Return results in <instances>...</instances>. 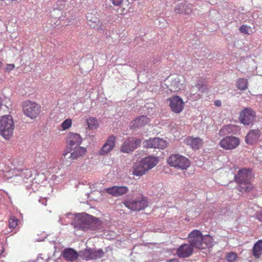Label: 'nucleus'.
I'll list each match as a JSON object with an SVG mask.
<instances>
[{
	"label": "nucleus",
	"mask_w": 262,
	"mask_h": 262,
	"mask_svg": "<svg viewBox=\"0 0 262 262\" xmlns=\"http://www.w3.org/2000/svg\"><path fill=\"white\" fill-rule=\"evenodd\" d=\"M189 241L192 248L205 249L212 246L213 238L209 235H203L198 230H194L188 235Z\"/></svg>",
	"instance_id": "obj_1"
},
{
	"label": "nucleus",
	"mask_w": 262,
	"mask_h": 262,
	"mask_svg": "<svg viewBox=\"0 0 262 262\" xmlns=\"http://www.w3.org/2000/svg\"><path fill=\"white\" fill-rule=\"evenodd\" d=\"M15 128L12 116L5 115L0 119V135L5 140H9L13 136Z\"/></svg>",
	"instance_id": "obj_2"
},
{
	"label": "nucleus",
	"mask_w": 262,
	"mask_h": 262,
	"mask_svg": "<svg viewBox=\"0 0 262 262\" xmlns=\"http://www.w3.org/2000/svg\"><path fill=\"white\" fill-rule=\"evenodd\" d=\"M167 162L170 166L182 170H186L191 165L188 158L179 154H171L168 158Z\"/></svg>",
	"instance_id": "obj_3"
},
{
	"label": "nucleus",
	"mask_w": 262,
	"mask_h": 262,
	"mask_svg": "<svg viewBox=\"0 0 262 262\" xmlns=\"http://www.w3.org/2000/svg\"><path fill=\"white\" fill-rule=\"evenodd\" d=\"M22 107L24 114L32 119H35L41 112L40 105L30 100L24 101Z\"/></svg>",
	"instance_id": "obj_4"
},
{
	"label": "nucleus",
	"mask_w": 262,
	"mask_h": 262,
	"mask_svg": "<svg viewBox=\"0 0 262 262\" xmlns=\"http://www.w3.org/2000/svg\"><path fill=\"white\" fill-rule=\"evenodd\" d=\"M256 118V114L251 107H245L239 112V121L244 125L253 124Z\"/></svg>",
	"instance_id": "obj_5"
},
{
	"label": "nucleus",
	"mask_w": 262,
	"mask_h": 262,
	"mask_svg": "<svg viewBox=\"0 0 262 262\" xmlns=\"http://www.w3.org/2000/svg\"><path fill=\"white\" fill-rule=\"evenodd\" d=\"M104 252L102 249L98 250L86 248L79 252V256L85 260H96L104 256Z\"/></svg>",
	"instance_id": "obj_6"
},
{
	"label": "nucleus",
	"mask_w": 262,
	"mask_h": 262,
	"mask_svg": "<svg viewBox=\"0 0 262 262\" xmlns=\"http://www.w3.org/2000/svg\"><path fill=\"white\" fill-rule=\"evenodd\" d=\"M123 204L125 207L133 211H140L148 206L147 200L144 196L133 201H125Z\"/></svg>",
	"instance_id": "obj_7"
},
{
	"label": "nucleus",
	"mask_w": 262,
	"mask_h": 262,
	"mask_svg": "<svg viewBox=\"0 0 262 262\" xmlns=\"http://www.w3.org/2000/svg\"><path fill=\"white\" fill-rule=\"evenodd\" d=\"M239 139L236 137L229 136L223 138L220 142V146L225 150H232L239 144Z\"/></svg>",
	"instance_id": "obj_8"
},
{
	"label": "nucleus",
	"mask_w": 262,
	"mask_h": 262,
	"mask_svg": "<svg viewBox=\"0 0 262 262\" xmlns=\"http://www.w3.org/2000/svg\"><path fill=\"white\" fill-rule=\"evenodd\" d=\"M171 111L175 114L181 113L184 108V102L179 96H173L167 99Z\"/></svg>",
	"instance_id": "obj_9"
},
{
	"label": "nucleus",
	"mask_w": 262,
	"mask_h": 262,
	"mask_svg": "<svg viewBox=\"0 0 262 262\" xmlns=\"http://www.w3.org/2000/svg\"><path fill=\"white\" fill-rule=\"evenodd\" d=\"M141 143V140L134 137H129L124 141L121 147V151L123 152L129 153L138 147Z\"/></svg>",
	"instance_id": "obj_10"
},
{
	"label": "nucleus",
	"mask_w": 262,
	"mask_h": 262,
	"mask_svg": "<svg viewBox=\"0 0 262 262\" xmlns=\"http://www.w3.org/2000/svg\"><path fill=\"white\" fill-rule=\"evenodd\" d=\"M234 178L235 181L239 184L250 182L253 178L252 171L250 169H242Z\"/></svg>",
	"instance_id": "obj_11"
},
{
	"label": "nucleus",
	"mask_w": 262,
	"mask_h": 262,
	"mask_svg": "<svg viewBox=\"0 0 262 262\" xmlns=\"http://www.w3.org/2000/svg\"><path fill=\"white\" fill-rule=\"evenodd\" d=\"M98 14L96 10H90L86 15V19L92 28H99L102 25V22L98 18Z\"/></svg>",
	"instance_id": "obj_12"
},
{
	"label": "nucleus",
	"mask_w": 262,
	"mask_h": 262,
	"mask_svg": "<svg viewBox=\"0 0 262 262\" xmlns=\"http://www.w3.org/2000/svg\"><path fill=\"white\" fill-rule=\"evenodd\" d=\"M116 143V137L114 135L110 136L104 144L99 151V155L103 156L111 152L115 147Z\"/></svg>",
	"instance_id": "obj_13"
},
{
	"label": "nucleus",
	"mask_w": 262,
	"mask_h": 262,
	"mask_svg": "<svg viewBox=\"0 0 262 262\" xmlns=\"http://www.w3.org/2000/svg\"><path fill=\"white\" fill-rule=\"evenodd\" d=\"M144 146L147 148L164 149L167 146V142L162 139L155 138L146 141Z\"/></svg>",
	"instance_id": "obj_14"
},
{
	"label": "nucleus",
	"mask_w": 262,
	"mask_h": 262,
	"mask_svg": "<svg viewBox=\"0 0 262 262\" xmlns=\"http://www.w3.org/2000/svg\"><path fill=\"white\" fill-rule=\"evenodd\" d=\"M104 191L112 196H119L127 193L128 191V188L126 186H114L105 188Z\"/></svg>",
	"instance_id": "obj_15"
},
{
	"label": "nucleus",
	"mask_w": 262,
	"mask_h": 262,
	"mask_svg": "<svg viewBox=\"0 0 262 262\" xmlns=\"http://www.w3.org/2000/svg\"><path fill=\"white\" fill-rule=\"evenodd\" d=\"M67 142L69 145V148L80 146L82 143V138L79 134L74 133H69Z\"/></svg>",
	"instance_id": "obj_16"
},
{
	"label": "nucleus",
	"mask_w": 262,
	"mask_h": 262,
	"mask_svg": "<svg viewBox=\"0 0 262 262\" xmlns=\"http://www.w3.org/2000/svg\"><path fill=\"white\" fill-rule=\"evenodd\" d=\"M70 155L68 159L73 161L82 157L86 152V149L82 146L69 148Z\"/></svg>",
	"instance_id": "obj_17"
},
{
	"label": "nucleus",
	"mask_w": 262,
	"mask_h": 262,
	"mask_svg": "<svg viewBox=\"0 0 262 262\" xmlns=\"http://www.w3.org/2000/svg\"><path fill=\"white\" fill-rule=\"evenodd\" d=\"M150 121V118L147 116L141 115L136 118L132 122L131 127L134 129H138L145 126Z\"/></svg>",
	"instance_id": "obj_18"
},
{
	"label": "nucleus",
	"mask_w": 262,
	"mask_h": 262,
	"mask_svg": "<svg viewBox=\"0 0 262 262\" xmlns=\"http://www.w3.org/2000/svg\"><path fill=\"white\" fill-rule=\"evenodd\" d=\"M140 161L147 170L149 171L158 164L159 159L157 157L150 156L142 158Z\"/></svg>",
	"instance_id": "obj_19"
},
{
	"label": "nucleus",
	"mask_w": 262,
	"mask_h": 262,
	"mask_svg": "<svg viewBox=\"0 0 262 262\" xmlns=\"http://www.w3.org/2000/svg\"><path fill=\"white\" fill-rule=\"evenodd\" d=\"M193 249L190 245L184 244L178 249L177 254L181 258L188 257L192 254Z\"/></svg>",
	"instance_id": "obj_20"
},
{
	"label": "nucleus",
	"mask_w": 262,
	"mask_h": 262,
	"mask_svg": "<svg viewBox=\"0 0 262 262\" xmlns=\"http://www.w3.org/2000/svg\"><path fill=\"white\" fill-rule=\"evenodd\" d=\"M260 131L258 129L251 130L246 137V142L249 144L255 143L260 137Z\"/></svg>",
	"instance_id": "obj_21"
},
{
	"label": "nucleus",
	"mask_w": 262,
	"mask_h": 262,
	"mask_svg": "<svg viewBox=\"0 0 262 262\" xmlns=\"http://www.w3.org/2000/svg\"><path fill=\"white\" fill-rule=\"evenodd\" d=\"M148 171L142 162L139 161L134 165L132 173L134 176L136 177H142Z\"/></svg>",
	"instance_id": "obj_22"
},
{
	"label": "nucleus",
	"mask_w": 262,
	"mask_h": 262,
	"mask_svg": "<svg viewBox=\"0 0 262 262\" xmlns=\"http://www.w3.org/2000/svg\"><path fill=\"white\" fill-rule=\"evenodd\" d=\"M185 143L191 146L194 149H198L203 144V141L199 138L187 137L185 139Z\"/></svg>",
	"instance_id": "obj_23"
},
{
	"label": "nucleus",
	"mask_w": 262,
	"mask_h": 262,
	"mask_svg": "<svg viewBox=\"0 0 262 262\" xmlns=\"http://www.w3.org/2000/svg\"><path fill=\"white\" fill-rule=\"evenodd\" d=\"M63 258L68 261H74L78 258V254L72 249H66L63 253Z\"/></svg>",
	"instance_id": "obj_24"
},
{
	"label": "nucleus",
	"mask_w": 262,
	"mask_h": 262,
	"mask_svg": "<svg viewBox=\"0 0 262 262\" xmlns=\"http://www.w3.org/2000/svg\"><path fill=\"white\" fill-rule=\"evenodd\" d=\"M253 255L256 258H259L262 254V239L258 241L253 247Z\"/></svg>",
	"instance_id": "obj_25"
},
{
	"label": "nucleus",
	"mask_w": 262,
	"mask_h": 262,
	"mask_svg": "<svg viewBox=\"0 0 262 262\" xmlns=\"http://www.w3.org/2000/svg\"><path fill=\"white\" fill-rule=\"evenodd\" d=\"M239 184L238 190L242 193L251 192L254 188L253 184H251V182Z\"/></svg>",
	"instance_id": "obj_26"
},
{
	"label": "nucleus",
	"mask_w": 262,
	"mask_h": 262,
	"mask_svg": "<svg viewBox=\"0 0 262 262\" xmlns=\"http://www.w3.org/2000/svg\"><path fill=\"white\" fill-rule=\"evenodd\" d=\"M86 124L90 129H95L99 126L98 120L93 117H90L86 119Z\"/></svg>",
	"instance_id": "obj_27"
},
{
	"label": "nucleus",
	"mask_w": 262,
	"mask_h": 262,
	"mask_svg": "<svg viewBox=\"0 0 262 262\" xmlns=\"http://www.w3.org/2000/svg\"><path fill=\"white\" fill-rule=\"evenodd\" d=\"M236 87L241 91H245L248 88V82L245 78H238L236 81Z\"/></svg>",
	"instance_id": "obj_28"
},
{
	"label": "nucleus",
	"mask_w": 262,
	"mask_h": 262,
	"mask_svg": "<svg viewBox=\"0 0 262 262\" xmlns=\"http://www.w3.org/2000/svg\"><path fill=\"white\" fill-rule=\"evenodd\" d=\"M181 84L180 83V79L178 78H176L173 79L170 84V90L171 91L176 92L180 89V86Z\"/></svg>",
	"instance_id": "obj_29"
},
{
	"label": "nucleus",
	"mask_w": 262,
	"mask_h": 262,
	"mask_svg": "<svg viewBox=\"0 0 262 262\" xmlns=\"http://www.w3.org/2000/svg\"><path fill=\"white\" fill-rule=\"evenodd\" d=\"M19 220L14 216H12L9 220V227L10 229H15L18 224Z\"/></svg>",
	"instance_id": "obj_30"
},
{
	"label": "nucleus",
	"mask_w": 262,
	"mask_h": 262,
	"mask_svg": "<svg viewBox=\"0 0 262 262\" xmlns=\"http://www.w3.org/2000/svg\"><path fill=\"white\" fill-rule=\"evenodd\" d=\"M237 258V254L233 252L228 253L226 256V259L228 262H234L236 260Z\"/></svg>",
	"instance_id": "obj_31"
},
{
	"label": "nucleus",
	"mask_w": 262,
	"mask_h": 262,
	"mask_svg": "<svg viewBox=\"0 0 262 262\" xmlns=\"http://www.w3.org/2000/svg\"><path fill=\"white\" fill-rule=\"evenodd\" d=\"M72 124V121L71 119H66L61 124V127L62 128V130H65L69 128H70Z\"/></svg>",
	"instance_id": "obj_32"
},
{
	"label": "nucleus",
	"mask_w": 262,
	"mask_h": 262,
	"mask_svg": "<svg viewBox=\"0 0 262 262\" xmlns=\"http://www.w3.org/2000/svg\"><path fill=\"white\" fill-rule=\"evenodd\" d=\"M239 30L241 33H243L244 34L250 35L252 33L250 27L247 26L245 25H242L239 27Z\"/></svg>",
	"instance_id": "obj_33"
},
{
	"label": "nucleus",
	"mask_w": 262,
	"mask_h": 262,
	"mask_svg": "<svg viewBox=\"0 0 262 262\" xmlns=\"http://www.w3.org/2000/svg\"><path fill=\"white\" fill-rule=\"evenodd\" d=\"M184 14L189 15L193 11V5L189 3H184Z\"/></svg>",
	"instance_id": "obj_34"
},
{
	"label": "nucleus",
	"mask_w": 262,
	"mask_h": 262,
	"mask_svg": "<svg viewBox=\"0 0 262 262\" xmlns=\"http://www.w3.org/2000/svg\"><path fill=\"white\" fill-rule=\"evenodd\" d=\"M174 11L177 14L184 13V3H182L178 5L174 8Z\"/></svg>",
	"instance_id": "obj_35"
},
{
	"label": "nucleus",
	"mask_w": 262,
	"mask_h": 262,
	"mask_svg": "<svg viewBox=\"0 0 262 262\" xmlns=\"http://www.w3.org/2000/svg\"><path fill=\"white\" fill-rule=\"evenodd\" d=\"M106 4L112 3L115 6H120L123 3V0H105Z\"/></svg>",
	"instance_id": "obj_36"
},
{
	"label": "nucleus",
	"mask_w": 262,
	"mask_h": 262,
	"mask_svg": "<svg viewBox=\"0 0 262 262\" xmlns=\"http://www.w3.org/2000/svg\"><path fill=\"white\" fill-rule=\"evenodd\" d=\"M15 68V66L13 64H8L6 68L5 71L6 72H10Z\"/></svg>",
	"instance_id": "obj_37"
},
{
	"label": "nucleus",
	"mask_w": 262,
	"mask_h": 262,
	"mask_svg": "<svg viewBox=\"0 0 262 262\" xmlns=\"http://www.w3.org/2000/svg\"><path fill=\"white\" fill-rule=\"evenodd\" d=\"M256 217L259 221L262 222V209L256 213Z\"/></svg>",
	"instance_id": "obj_38"
},
{
	"label": "nucleus",
	"mask_w": 262,
	"mask_h": 262,
	"mask_svg": "<svg viewBox=\"0 0 262 262\" xmlns=\"http://www.w3.org/2000/svg\"><path fill=\"white\" fill-rule=\"evenodd\" d=\"M222 102L220 100H216L214 102V104L217 106H220L221 105Z\"/></svg>",
	"instance_id": "obj_39"
},
{
	"label": "nucleus",
	"mask_w": 262,
	"mask_h": 262,
	"mask_svg": "<svg viewBox=\"0 0 262 262\" xmlns=\"http://www.w3.org/2000/svg\"><path fill=\"white\" fill-rule=\"evenodd\" d=\"M166 262H179V260L177 258H173L166 261Z\"/></svg>",
	"instance_id": "obj_40"
},
{
	"label": "nucleus",
	"mask_w": 262,
	"mask_h": 262,
	"mask_svg": "<svg viewBox=\"0 0 262 262\" xmlns=\"http://www.w3.org/2000/svg\"><path fill=\"white\" fill-rule=\"evenodd\" d=\"M226 128H227V127H226V126H224V127H223V128L220 130V133H219V134H221V133L222 131V130H224V129H226Z\"/></svg>",
	"instance_id": "obj_41"
},
{
	"label": "nucleus",
	"mask_w": 262,
	"mask_h": 262,
	"mask_svg": "<svg viewBox=\"0 0 262 262\" xmlns=\"http://www.w3.org/2000/svg\"><path fill=\"white\" fill-rule=\"evenodd\" d=\"M17 0H6V1H8L9 2V4L12 3V2H15V1H16Z\"/></svg>",
	"instance_id": "obj_42"
},
{
	"label": "nucleus",
	"mask_w": 262,
	"mask_h": 262,
	"mask_svg": "<svg viewBox=\"0 0 262 262\" xmlns=\"http://www.w3.org/2000/svg\"><path fill=\"white\" fill-rule=\"evenodd\" d=\"M6 0H0V6H1L3 4V2H6Z\"/></svg>",
	"instance_id": "obj_43"
},
{
	"label": "nucleus",
	"mask_w": 262,
	"mask_h": 262,
	"mask_svg": "<svg viewBox=\"0 0 262 262\" xmlns=\"http://www.w3.org/2000/svg\"><path fill=\"white\" fill-rule=\"evenodd\" d=\"M3 66V63L2 61L0 60V68H1Z\"/></svg>",
	"instance_id": "obj_44"
},
{
	"label": "nucleus",
	"mask_w": 262,
	"mask_h": 262,
	"mask_svg": "<svg viewBox=\"0 0 262 262\" xmlns=\"http://www.w3.org/2000/svg\"><path fill=\"white\" fill-rule=\"evenodd\" d=\"M68 155V153H64L63 154V156L64 157V158H66V156Z\"/></svg>",
	"instance_id": "obj_45"
},
{
	"label": "nucleus",
	"mask_w": 262,
	"mask_h": 262,
	"mask_svg": "<svg viewBox=\"0 0 262 262\" xmlns=\"http://www.w3.org/2000/svg\"><path fill=\"white\" fill-rule=\"evenodd\" d=\"M197 86H198V88L200 89V84H198Z\"/></svg>",
	"instance_id": "obj_46"
},
{
	"label": "nucleus",
	"mask_w": 262,
	"mask_h": 262,
	"mask_svg": "<svg viewBox=\"0 0 262 262\" xmlns=\"http://www.w3.org/2000/svg\"><path fill=\"white\" fill-rule=\"evenodd\" d=\"M28 172L29 173V175H31V171L28 170Z\"/></svg>",
	"instance_id": "obj_47"
},
{
	"label": "nucleus",
	"mask_w": 262,
	"mask_h": 262,
	"mask_svg": "<svg viewBox=\"0 0 262 262\" xmlns=\"http://www.w3.org/2000/svg\"><path fill=\"white\" fill-rule=\"evenodd\" d=\"M108 249V248H107L106 249V251H105L106 252L108 251V250H107V249Z\"/></svg>",
	"instance_id": "obj_48"
}]
</instances>
